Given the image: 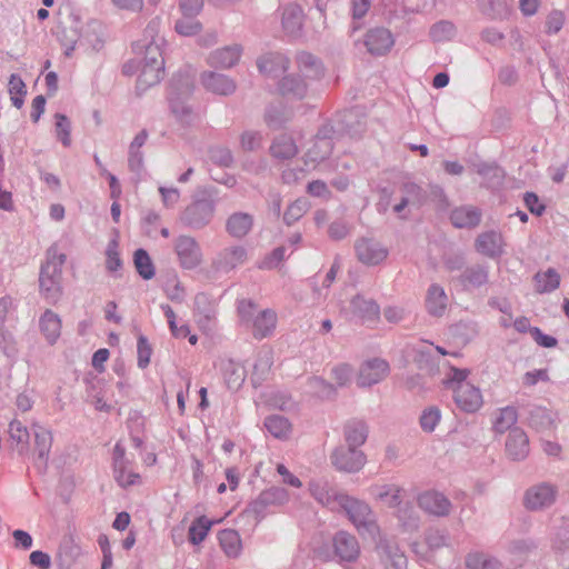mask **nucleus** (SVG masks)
Returning a JSON list of instances; mask_svg holds the SVG:
<instances>
[{
  "label": "nucleus",
  "mask_w": 569,
  "mask_h": 569,
  "mask_svg": "<svg viewBox=\"0 0 569 569\" xmlns=\"http://www.w3.org/2000/svg\"><path fill=\"white\" fill-rule=\"evenodd\" d=\"M216 196L217 192L213 188L198 190L192 196L191 202L180 211L178 216L179 223L191 230H202L207 228L216 216Z\"/></svg>",
  "instance_id": "1"
},
{
  "label": "nucleus",
  "mask_w": 569,
  "mask_h": 569,
  "mask_svg": "<svg viewBox=\"0 0 569 569\" xmlns=\"http://www.w3.org/2000/svg\"><path fill=\"white\" fill-rule=\"evenodd\" d=\"M469 370L451 368L443 380L446 388L453 392V400L465 412H476L482 406V395L479 388L468 381Z\"/></svg>",
  "instance_id": "2"
},
{
  "label": "nucleus",
  "mask_w": 569,
  "mask_h": 569,
  "mask_svg": "<svg viewBox=\"0 0 569 569\" xmlns=\"http://www.w3.org/2000/svg\"><path fill=\"white\" fill-rule=\"evenodd\" d=\"M238 315L241 323L251 330L254 339L270 337L276 330L277 313L272 309L259 310L251 300L243 299L238 302Z\"/></svg>",
  "instance_id": "3"
},
{
  "label": "nucleus",
  "mask_w": 569,
  "mask_h": 569,
  "mask_svg": "<svg viewBox=\"0 0 569 569\" xmlns=\"http://www.w3.org/2000/svg\"><path fill=\"white\" fill-rule=\"evenodd\" d=\"M66 254L58 253L54 248L47 251V260L40 269L39 286L41 295L50 303L57 302L61 297V274Z\"/></svg>",
  "instance_id": "4"
},
{
  "label": "nucleus",
  "mask_w": 569,
  "mask_h": 569,
  "mask_svg": "<svg viewBox=\"0 0 569 569\" xmlns=\"http://www.w3.org/2000/svg\"><path fill=\"white\" fill-rule=\"evenodd\" d=\"M339 510H343L349 520L357 528L358 532L363 537L375 538L379 532L375 513L370 506L357 498L343 496Z\"/></svg>",
  "instance_id": "5"
},
{
  "label": "nucleus",
  "mask_w": 569,
  "mask_h": 569,
  "mask_svg": "<svg viewBox=\"0 0 569 569\" xmlns=\"http://www.w3.org/2000/svg\"><path fill=\"white\" fill-rule=\"evenodd\" d=\"M192 91L193 82L189 74L179 73L172 78L168 94L169 106L174 118L183 124L192 121V110L186 102Z\"/></svg>",
  "instance_id": "6"
},
{
  "label": "nucleus",
  "mask_w": 569,
  "mask_h": 569,
  "mask_svg": "<svg viewBox=\"0 0 569 569\" xmlns=\"http://www.w3.org/2000/svg\"><path fill=\"white\" fill-rule=\"evenodd\" d=\"M172 247L178 263L182 269L193 270L202 263V250L194 237L179 234L173 239Z\"/></svg>",
  "instance_id": "7"
},
{
  "label": "nucleus",
  "mask_w": 569,
  "mask_h": 569,
  "mask_svg": "<svg viewBox=\"0 0 569 569\" xmlns=\"http://www.w3.org/2000/svg\"><path fill=\"white\" fill-rule=\"evenodd\" d=\"M558 487L548 481L530 486L523 495V506L530 511H541L550 508L557 500Z\"/></svg>",
  "instance_id": "8"
},
{
  "label": "nucleus",
  "mask_w": 569,
  "mask_h": 569,
  "mask_svg": "<svg viewBox=\"0 0 569 569\" xmlns=\"http://www.w3.org/2000/svg\"><path fill=\"white\" fill-rule=\"evenodd\" d=\"M309 491L319 503L332 511H339V505L346 495L325 478L312 479L309 482Z\"/></svg>",
  "instance_id": "9"
},
{
  "label": "nucleus",
  "mask_w": 569,
  "mask_h": 569,
  "mask_svg": "<svg viewBox=\"0 0 569 569\" xmlns=\"http://www.w3.org/2000/svg\"><path fill=\"white\" fill-rule=\"evenodd\" d=\"M331 462L340 471L357 472L365 466L366 456L355 447L339 446L331 455Z\"/></svg>",
  "instance_id": "10"
},
{
  "label": "nucleus",
  "mask_w": 569,
  "mask_h": 569,
  "mask_svg": "<svg viewBox=\"0 0 569 569\" xmlns=\"http://www.w3.org/2000/svg\"><path fill=\"white\" fill-rule=\"evenodd\" d=\"M390 371L388 361L381 358H372L365 361L359 370L358 385L360 387H371L382 381Z\"/></svg>",
  "instance_id": "11"
},
{
  "label": "nucleus",
  "mask_w": 569,
  "mask_h": 569,
  "mask_svg": "<svg viewBox=\"0 0 569 569\" xmlns=\"http://www.w3.org/2000/svg\"><path fill=\"white\" fill-rule=\"evenodd\" d=\"M418 506L433 517H447L451 512V501L441 492L429 490L418 497Z\"/></svg>",
  "instance_id": "12"
},
{
  "label": "nucleus",
  "mask_w": 569,
  "mask_h": 569,
  "mask_svg": "<svg viewBox=\"0 0 569 569\" xmlns=\"http://www.w3.org/2000/svg\"><path fill=\"white\" fill-rule=\"evenodd\" d=\"M246 247L237 244L223 248L212 260V267L218 271L229 272L247 261Z\"/></svg>",
  "instance_id": "13"
},
{
  "label": "nucleus",
  "mask_w": 569,
  "mask_h": 569,
  "mask_svg": "<svg viewBox=\"0 0 569 569\" xmlns=\"http://www.w3.org/2000/svg\"><path fill=\"white\" fill-rule=\"evenodd\" d=\"M357 258L365 264L376 266L388 257V250L379 241L362 238L355 244Z\"/></svg>",
  "instance_id": "14"
},
{
  "label": "nucleus",
  "mask_w": 569,
  "mask_h": 569,
  "mask_svg": "<svg viewBox=\"0 0 569 569\" xmlns=\"http://www.w3.org/2000/svg\"><path fill=\"white\" fill-rule=\"evenodd\" d=\"M505 244L502 234L493 230L480 233L475 242L476 250L491 259L500 258L505 253Z\"/></svg>",
  "instance_id": "15"
},
{
  "label": "nucleus",
  "mask_w": 569,
  "mask_h": 569,
  "mask_svg": "<svg viewBox=\"0 0 569 569\" xmlns=\"http://www.w3.org/2000/svg\"><path fill=\"white\" fill-rule=\"evenodd\" d=\"M200 81L207 91L219 96H230L237 89L236 81L232 78L214 71L202 72Z\"/></svg>",
  "instance_id": "16"
},
{
  "label": "nucleus",
  "mask_w": 569,
  "mask_h": 569,
  "mask_svg": "<svg viewBox=\"0 0 569 569\" xmlns=\"http://www.w3.org/2000/svg\"><path fill=\"white\" fill-rule=\"evenodd\" d=\"M490 268L485 263L468 266L459 274L458 281L465 290L479 289L489 282Z\"/></svg>",
  "instance_id": "17"
},
{
  "label": "nucleus",
  "mask_w": 569,
  "mask_h": 569,
  "mask_svg": "<svg viewBox=\"0 0 569 569\" xmlns=\"http://www.w3.org/2000/svg\"><path fill=\"white\" fill-rule=\"evenodd\" d=\"M349 312L362 322L376 321L380 316V307L373 299L357 295L350 300Z\"/></svg>",
  "instance_id": "18"
},
{
  "label": "nucleus",
  "mask_w": 569,
  "mask_h": 569,
  "mask_svg": "<svg viewBox=\"0 0 569 569\" xmlns=\"http://www.w3.org/2000/svg\"><path fill=\"white\" fill-rule=\"evenodd\" d=\"M254 218L249 212H232L226 220V232L233 239H243L252 230Z\"/></svg>",
  "instance_id": "19"
},
{
  "label": "nucleus",
  "mask_w": 569,
  "mask_h": 569,
  "mask_svg": "<svg viewBox=\"0 0 569 569\" xmlns=\"http://www.w3.org/2000/svg\"><path fill=\"white\" fill-rule=\"evenodd\" d=\"M32 432L34 437V452L37 453V465L41 468H46L53 441L52 432L51 430L39 423L32 425Z\"/></svg>",
  "instance_id": "20"
},
{
  "label": "nucleus",
  "mask_w": 569,
  "mask_h": 569,
  "mask_svg": "<svg viewBox=\"0 0 569 569\" xmlns=\"http://www.w3.org/2000/svg\"><path fill=\"white\" fill-rule=\"evenodd\" d=\"M335 553L341 561H355L360 552L359 543L355 536L347 531H339L333 537Z\"/></svg>",
  "instance_id": "21"
},
{
  "label": "nucleus",
  "mask_w": 569,
  "mask_h": 569,
  "mask_svg": "<svg viewBox=\"0 0 569 569\" xmlns=\"http://www.w3.org/2000/svg\"><path fill=\"white\" fill-rule=\"evenodd\" d=\"M393 43L391 32L385 28L371 29L366 34L365 44L371 54H385L392 48Z\"/></svg>",
  "instance_id": "22"
},
{
  "label": "nucleus",
  "mask_w": 569,
  "mask_h": 569,
  "mask_svg": "<svg viewBox=\"0 0 569 569\" xmlns=\"http://www.w3.org/2000/svg\"><path fill=\"white\" fill-rule=\"evenodd\" d=\"M448 305L449 298L443 287L438 283L430 284L425 298L427 312L432 317L440 318L445 315Z\"/></svg>",
  "instance_id": "23"
},
{
  "label": "nucleus",
  "mask_w": 569,
  "mask_h": 569,
  "mask_svg": "<svg viewBox=\"0 0 569 569\" xmlns=\"http://www.w3.org/2000/svg\"><path fill=\"white\" fill-rule=\"evenodd\" d=\"M507 455L512 460H523L529 453V439L527 433L518 427L512 428L506 440Z\"/></svg>",
  "instance_id": "24"
},
{
  "label": "nucleus",
  "mask_w": 569,
  "mask_h": 569,
  "mask_svg": "<svg viewBox=\"0 0 569 569\" xmlns=\"http://www.w3.org/2000/svg\"><path fill=\"white\" fill-rule=\"evenodd\" d=\"M242 53L240 44L227 46L212 51L208 57V63L211 67L229 69L238 63Z\"/></svg>",
  "instance_id": "25"
},
{
  "label": "nucleus",
  "mask_w": 569,
  "mask_h": 569,
  "mask_svg": "<svg viewBox=\"0 0 569 569\" xmlns=\"http://www.w3.org/2000/svg\"><path fill=\"white\" fill-rule=\"evenodd\" d=\"M403 488L396 483L375 485L370 487V495L390 508L401 505Z\"/></svg>",
  "instance_id": "26"
},
{
  "label": "nucleus",
  "mask_w": 569,
  "mask_h": 569,
  "mask_svg": "<svg viewBox=\"0 0 569 569\" xmlns=\"http://www.w3.org/2000/svg\"><path fill=\"white\" fill-rule=\"evenodd\" d=\"M257 67L262 74L278 77L289 68V59L282 53L271 52L259 58Z\"/></svg>",
  "instance_id": "27"
},
{
  "label": "nucleus",
  "mask_w": 569,
  "mask_h": 569,
  "mask_svg": "<svg viewBox=\"0 0 569 569\" xmlns=\"http://www.w3.org/2000/svg\"><path fill=\"white\" fill-rule=\"evenodd\" d=\"M163 38L149 42H136L133 50L137 53H143L141 64H154L164 67V60L162 57L161 46L163 44Z\"/></svg>",
  "instance_id": "28"
},
{
  "label": "nucleus",
  "mask_w": 569,
  "mask_h": 569,
  "mask_svg": "<svg viewBox=\"0 0 569 569\" xmlns=\"http://www.w3.org/2000/svg\"><path fill=\"white\" fill-rule=\"evenodd\" d=\"M380 558L388 569H407L408 560L395 543L381 542L378 547Z\"/></svg>",
  "instance_id": "29"
},
{
  "label": "nucleus",
  "mask_w": 569,
  "mask_h": 569,
  "mask_svg": "<svg viewBox=\"0 0 569 569\" xmlns=\"http://www.w3.org/2000/svg\"><path fill=\"white\" fill-rule=\"evenodd\" d=\"M303 24V11L300 6L290 3L282 11V28L289 36L300 34Z\"/></svg>",
  "instance_id": "30"
},
{
  "label": "nucleus",
  "mask_w": 569,
  "mask_h": 569,
  "mask_svg": "<svg viewBox=\"0 0 569 569\" xmlns=\"http://www.w3.org/2000/svg\"><path fill=\"white\" fill-rule=\"evenodd\" d=\"M39 328L48 343L57 342L61 335V319L50 309H47L39 319Z\"/></svg>",
  "instance_id": "31"
},
{
  "label": "nucleus",
  "mask_w": 569,
  "mask_h": 569,
  "mask_svg": "<svg viewBox=\"0 0 569 569\" xmlns=\"http://www.w3.org/2000/svg\"><path fill=\"white\" fill-rule=\"evenodd\" d=\"M450 220L457 228H475L480 223L481 212L475 207L465 206L452 210Z\"/></svg>",
  "instance_id": "32"
},
{
  "label": "nucleus",
  "mask_w": 569,
  "mask_h": 569,
  "mask_svg": "<svg viewBox=\"0 0 569 569\" xmlns=\"http://www.w3.org/2000/svg\"><path fill=\"white\" fill-rule=\"evenodd\" d=\"M270 153L278 160H288L298 153V147L291 136L282 133L273 139Z\"/></svg>",
  "instance_id": "33"
},
{
  "label": "nucleus",
  "mask_w": 569,
  "mask_h": 569,
  "mask_svg": "<svg viewBox=\"0 0 569 569\" xmlns=\"http://www.w3.org/2000/svg\"><path fill=\"white\" fill-rule=\"evenodd\" d=\"M368 438V426L362 420H350L345 425V439L348 446L359 449Z\"/></svg>",
  "instance_id": "34"
},
{
  "label": "nucleus",
  "mask_w": 569,
  "mask_h": 569,
  "mask_svg": "<svg viewBox=\"0 0 569 569\" xmlns=\"http://www.w3.org/2000/svg\"><path fill=\"white\" fill-rule=\"evenodd\" d=\"M297 64L306 78L318 79L323 74L321 61L309 52H300L297 56Z\"/></svg>",
  "instance_id": "35"
},
{
  "label": "nucleus",
  "mask_w": 569,
  "mask_h": 569,
  "mask_svg": "<svg viewBox=\"0 0 569 569\" xmlns=\"http://www.w3.org/2000/svg\"><path fill=\"white\" fill-rule=\"evenodd\" d=\"M529 425L539 432L550 431L555 428L553 413L543 407H533L529 412Z\"/></svg>",
  "instance_id": "36"
},
{
  "label": "nucleus",
  "mask_w": 569,
  "mask_h": 569,
  "mask_svg": "<svg viewBox=\"0 0 569 569\" xmlns=\"http://www.w3.org/2000/svg\"><path fill=\"white\" fill-rule=\"evenodd\" d=\"M272 363L273 357L270 350L258 353L251 375V380L254 387L260 386L268 378Z\"/></svg>",
  "instance_id": "37"
},
{
  "label": "nucleus",
  "mask_w": 569,
  "mask_h": 569,
  "mask_svg": "<svg viewBox=\"0 0 569 569\" xmlns=\"http://www.w3.org/2000/svg\"><path fill=\"white\" fill-rule=\"evenodd\" d=\"M278 90L288 99H302L307 93V83L298 77L287 76L279 82Z\"/></svg>",
  "instance_id": "38"
},
{
  "label": "nucleus",
  "mask_w": 569,
  "mask_h": 569,
  "mask_svg": "<svg viewBox=\"0 0 569 569\" xmlns=\"http://www.w3.org/2000/svg\"><path fill=\"white\" fill-rule=\"evenodd\" d=\"M219 543L229 558H237L241 553L242 545L239 533L233 529L221 530L218 535Z\"/></svg>",
  "instance_id": "39"
},
{
  "label": "nucleus",
  "mask_w": 569,
  "mask_h": 569,
  "mask_svg": "<svg viewBox=\"0 0 569 569\" xmlns=\"http://www.w3.org/2000/svg\"><path fill=\"white\" fill-rule=\"evenodd\" d=\"M533 280L538 293L552 292L560 286V274L553 268H549L543 272H537Z\"/></svg>",
  "instance_id": "40"
},
{
  "label": "nucleus",
  "mask_w": 569,
  "mask_h": 569,
  "mask_svg": "<svg viewBox=\"0 0 569 569\" xmlns=\"http://www.w3.org/2000/svg\"><path fill=\"white\" fill-rule=\"evenodd\" d=\"M164 74V67L154 64H141L137 86L140 89H147L160 82Z\"/></svg>",
  "instance_id": "41"
},
{
  "label": "nucleus",
  "mask_w": 569,
  "mask_h": 569,
  "mask_svg": "<svg viewBox=\"0 0 569 569\" xmlns=\"http://www.w3.org/2000/svg\"><path fill=\"white\" fill-rule=\"evenodd\" d=\"M222 370L229 389L241 387L246 379V369L241 363L229 360L223 365Z\"/></svg>",
  "instance_id": "42"
},
{
  "label": "nucleus",
  "mask_w": 569,
  "mask_h": 569,
  "mask_svg": "<svg viewBox=\"0 0 569 569\" xmlns=\"http://www.w3.org/2000/svg\"><path fill=\"white\" fill-rule=\"evenodd\" d=\"M264 427L274 438L284 439L290 435L291 423L280 415H271L264 419Z\"/></svg>",
  "instance_id": "43"
},
{
  "label": "nucleus",
  "mask_w": 569,
  "mask_h": 569,
  "mask_svg": "<svg viewBox=\"0 0 569 569\" xmlns=\"http://www.w3.org/2000/svg\"><path fill=\"white\" fill-rule=\"evenodd\" d=\"M415 350L417 353L416 361L421 368L423 367V363L426 366L430 365L433 367L436 355L438 357L448 355V352L442 347L433 346L432 343L426 345L425 342L416 347Z\"/></svg>",
  "instance_id": "44"
},
{
  "label": "nucleus",
  "mask_w": 569,
  "mask_h": 569,
  "mask_svg": "<svg viewBox=\"0 0 569 569\" xmlns=\"http://www.w3.org/2000/svg\"><path fill=\"white\" fill-rule=\"evenodd\" d=\"M133 262L139 276L144 280L154 277L156 270L149 253L144 249H137L133 254Z\"/></svg>",
  "instance_id": "45"
},
{
  "label": "nucleus",
  "mask_w": 569,
  "mask_h": 569,
  "mask_svg": "<svg viewBox=\"0 0 569 569\" xmlns=\"http://www.w3.org/2000/svg\"><path fill=\"white\" fill-rule=\"evenodd\" d=\"M518 420L517 410L513 407H505L499 410L493 421V430L498 433L510 431Z\"/></svg>",
  "instance_id": "46"
},
{
  "label": "nucleus",
  "mask_w": 569,
  "mask_h": 569,
  "mask_svg": "<svg viewBox=\"0 0 569 569\" xmlns=\"http://www.w3.org/2000/svg\"><path fill=\"white\" fill-rule=\"evenodd\" d=\"M333 144L320 141L319 139L315 138L312 146L308 148L305 154L306 163H318L326 160L331 154Z\"/></svg>",
  "instance_id": "47"
},
{
  "label": "nucleus",
  "mask_w": 569,
  "mask_h": 569,
  "mask_svg": "<svg viewBox=\"0 0 569 569\" xmlns=\"http://www.w3.org/2000/svg\"><path fill=\"white\" fill-rule=\"evenodd\" d=\"M8 91L12 104L20 109L23 106L27 94V87L19 74L12 73L8 82Z\"/></svg>",
  "instance_id": "48"
},
{
  "label": "nucleus",
  "mask_w": 569,
  "mask_h": 569,
  "mask_svg": "<svg viewBox=\"0 0 569 569\" xmlns=\"http://www.w3.org/2000/svg\"><path fill=\"white\" fill-rule=\"evenodd\" d=\"M466 566L469 569H501V562L493 557L481 552L469 553L466 558Z\"/></svg>",
  "instance_id": "49"
},
{
  "label": "nucleus",
  "mask_w": 569,
  "mask_h": 569,
  "mask_svg": "<svg viewBox=\"0 0 569 569\" xmlns=\"http://www.w3.org/2000/svg\"><path fill=\"white\" fill-rule=\"evenodd\" d=\"M113 476L122 488L140 483V475L131 469V463H122L121 468L113 466Z\"/></svg>",
  "instance_id": "50"
},
{
  "label": "nucleus",
  "mask_w": 569,
  "mask_h": 569,
  "mask_svg": "<svg viewBox=\"0 0 569 569\" xmlns=\"http://www.w3.org/2000/svg\"><path fill=\"white\" fill-rule=\"evenodd\" d=\"M456 27L451 21L441 20L432 24L429 36L435 42H445L455 38Z\"/></svg>",
  "instance_id": "51"
},
{
  "label": "nucleus",
  "mask_w": 569,
  "mask_h": 569,
  "mask_svg": "<svg viewBox=\"0 0 569 569\" xmlns=\"http://www.w3.org/2000/svg\"><path fill=\"white\" fill-rule=\"evenodd\" d=\"M552 546L558 551L569 549V519L561 518L559 525L553 529Z\"/></svg>",
  "instance_id": "52"
},
{
  "label": "nucleus",
  "mask_w": 569,
  "mask_h": 569,
  "mask_svg": "<svg viewBox=\"0 0 569 569\" xmlns=\"http://www.w3.org/2000/svg\"><path fill=\"white\" fill-rule=\"evenodd\" d=\"M212 522L208 520L204 516L197 518L189 528V540L193 545H199L202 542L210 528Z\"/></svg>",
  "instance_id": "53"
},
{
  "label": "nucleus",
  "mask_w": 569,
  "mask_h": 569,
  "mask_svg": "<svg viewBox=\"0 0 569 569\" xmlns=\"http://www.w3.org/2000/svg\"><path fill=\"white\" fill-rule=\"evenodd\" d=\"M9 435L11 440L20 446L19 452H23L28 449L30 432L28 431L27 427L22 425V422L12 420L9 425Z\"/></svg>",
  "instance_id": "54"
},
{
  "label": "nucleus",
  "mask_w": 569,
  "mask_h": 569,
  "mask_svg": "<svg viewBox=\"0 0 569 569\" xmlns=\"http://www.w3.org/2000/svg\"><path fill=\"white\" fill-rule=\"evenodd\" d=\"M54 132L57 139L64 146H71V122L69 118L62 113L54 116Z\"/></svg>",
  "instance_id": "55"
},
{
  "label": "nucleus",
  "mask_w": 569,
  "mask_h": 569,
  "mask_svg": "<svg viewBox=\"0 0 569 569\" xmlns=\"http://www.w3.org/2000/svg\"><path fill=\"white\" fill-rule=\"evenodd\" d=\"M398 518L405 531L413 532L419 529L420 518L411 506L402 507L398 510Z\"/></svg>",
  "instance_id": "56"
},
{
  "label": "nucleus",
  "mask_w": 569,
  "mask_h": 569,
  "mask_svg": "<svg viewBox=\"0 0 569 569\" xmlns=\"http://www.w3.org/2000/svg\"><path fill=\"white\" fill-rule=\"evenodd\" d=\"M309 210V203L306 199H297L289 204L283 214V221L287 226L293 224Z\"/></svg>",
  "instance_id": "57"
},
{
  "label": "nucleus",
  "mask_w": 569,
  "mask_h": 569,
  "mask_svg": "<svg viewBox=\"0 0 569 569\" xmlns=\"http://www.w3.org/2000/svg\"><path fill=\"white\" fill-rule=\"evenodd\" d=\"M477 173L491 184H499L503 179V170L496 163L481 162L477 164Z\"/></svg>",
  "instance_id": "58"
},
{
  "label": "nucleus",
  "mask_w": 569,
  "mask_h": 569,
  "mask_svg": "<svg viewBox=\"0 0 569 569\" xmlns=\"http://www.w3.org/2000/svg\"><path fill=\"white\" fill-rule=\"evenodd\" d=\"M260 495L264 499L266 503L270 507L281 506L289 499L288 491L281 487H271L267 490H263Z\"/></svg>",
  "instance_id": "59"
},
{
  "label": "nucleus",
  "mask_w": 569,
  "mask_h": 569,
  "mask_svg": "<svg viewBox=\"0 0 569 569\" xmlns=\"http://www.w3.org/2000/svg\"><path fill=\"white\" fill-rule=\"evenodd\" d=\"M210 160L220 167H231L233 163V156L230 149L226 147H212L209 149Z\"/></svg>",
  "instance_id": "60"
},
{
  "label": "nucleus",
  "mask_w": 569,
  "mask_h": 569,
  "mask_svg": "<svg viewBox=\"0 0 569 569\" xmlns=\"http://www.w3.org/2000/svg\"><path fill=\"white\" fill-rule=\"evenodd\" d=\"M402 197L408 199L411 206H420L425 200V191L420 186L413 182H407L402 186Z\"/></svg>",
  "instance_id": "61"
},
{
  "label": "nucleus",
  "mask_w": 569,
  "mask_h": 569,
  "mask_svg": "<svg viewBox=\"0 0 569 569\" xmlns=\"http://www.w3.org/2000/svg\"><path fill=\"white\" fill-rule=\"evenodd\" d=\"M262 144V134L260 131L246 130L240 136V146L244 151L258 150Z\"/></svg>",
  "instance_id": "62"
},
{
  "label": "nucleus",
  "mask_w": 569,
  "mask_h": 569,
  "mask_svg": "<svg viewBox=\"0 0 569 569\" xmlns=\"http://www.w3.org/2000/svg\"><path fill=\"white\" fill-rule=\"evenodd\" d=\"M425 540L430 550H438L447 545L448 536L446 531L430 528L425 533Z\"/></svg>",
  "instance_id": "63"
},
{
  "label": "nucleus",
  "mask_w": 569,
  "mask_h": 569,
  "mask_svg": "<svg viewBox=\"0 0 569 569\" xmlns=\"http://www.w3.org/2000/svg\"><path fill=\"white\" fill-rule=\"evenodd\" d=\"M441 418L440 410L436 407L426 409L420 417V426L423 431L432 432Z\"/></svg>",
  "instance_id": "64"
}]
</instances>
